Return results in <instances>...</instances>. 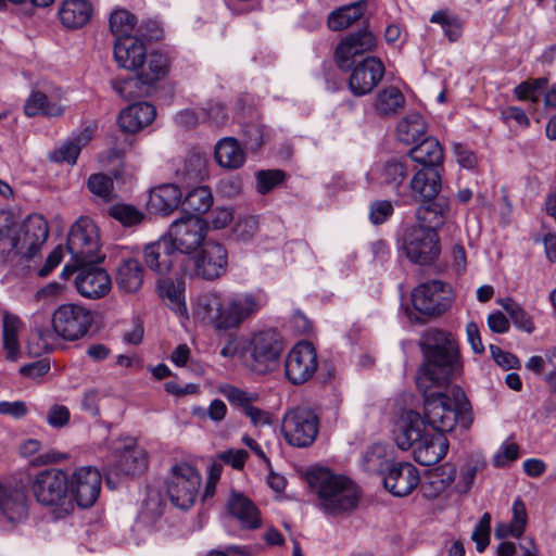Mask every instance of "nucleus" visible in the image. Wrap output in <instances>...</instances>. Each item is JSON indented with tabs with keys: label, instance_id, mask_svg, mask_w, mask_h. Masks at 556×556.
I'll return each mask as SVG.
<instances>
[{
	"label": "nucleus",
	"instance_id": "obj_11",
	"mask_svg": "<svg viewBox=\"0 0 556 556\" xmlns=\"http://www.w3.org/2000/svg\"><path fill=\"white\" fill-rule=\"evenodd\" d=\"M400 249L415 264L429 265L440 255V239L438 232L427 228L406 227L400 240Z\"/></svg>",
	"mask_w": 556,
	"mask_h": 556
},
{
	"label": "nucleus",
	"instance_id": "obj_47",
	"mask_svg": "<svg viewBox=\"0 0 556 556\" xmlns=\"http://www.w3.org/2000/svg\"><path fill=\"white\" fill-rule=\"evenodd\" d=\"M213 204V195L207 187L200 186L187 192L181 202L182 211L187 214L205 213Z\"/></svg>",
	"mask_w": 556,
	"mask_h": 556
},
{
	"label": "nucleus",
	"instance_id": "obj_36",
	"mask_svg": "<svg viewBox=\"0 0 556 556\" xmlns=\"http://www.w3.org/2000/svg\"><path fill=\"white\" fill-rule=\"evenodd\" d=\"M409 157L422 165V167L439 168L443 163L444 154L438 139L426 137L421 142L415 144L408 152Z\"/></svg>",
	"mask_w": 556,
	"mask_h": 556
},
{
	"label": "nucleus",
	"instance_id": "obj_52",
	"mask_svg": "<svg viewBox=\"0 0 556 556\" xmlns=\"http://www.w3.org/2000/svg\"><path fill=\"white\" fill-rule=\"evenodd\" d=\"M109 24L112 34L119 39L123 36H132L131 31L137 24V18L129 11L117 9L111 13Z\"/></svg>",
	"mask_w": 556,
	"mask_h": 556
},
{
	"label": "nucleus",
	"instance_id": "obj_39",
	"mask_svg": "<svg viewBox=\"0 0 556 556\" xmlns=\"http://www.w3.org/2000/svg\"><path fill=\"white\" fill-rule=\"evenodd\" d=\"M214 154L218 165L228 169L241 167L245 160L242 147L231 137L220 139L215 146Z\"/></svg>",
	"mask_w": 556,
	"mask_h": 556
},
{
	"label": "nucleus",
	"instance_id": "obj_10",
	"mask_svg": "<svg viewBox=\"0 0 556 556\" xmlns=\"http://www.w3.org/2000/svg\"><path fill=\"white\" fill-rule=\"evenodd\" d=\"M201 475L190 464H175L167 478V495L177 508L189 509L194 503L201 486Z\"/></svg>",
	"mask_w": 556,
	"mask_h": 556
},
{
	"label": "nucleus",
	"instance_id": "obj_18",
	"mask_svg": "<svg viewBox=\"0 0 556 556\" xmlns=\"http://www.w3.org/2000/svg\"><path fill=\"white\" fill-rule=\"evenodd\" d=\"M349 78V87L354 96L361 97L369 93L382 79L384 65L376 56H366L354 64Z\"/></svg>",
	"mask_w": 556,
	"mask_h": 556
},
{
	"label": "nucleus",
	"instance_id": "obj_33",
	"mask_svg": "<svg viewBox=\"0 0 556 556\" xmlns=\"http://www.w3.org/2000/svg\"><path fill=\"white\" fill-rule=\"evenodd\" d=\"M92 12V4L88 0H64L59 16L65 27L75 29L86 25Z\"/></svg>",
	"mask_w": 556,
	"mask_h": 556
},
{
	"label": "nucleus",
	"instance_id": "obj_45",
	"mask_svg": "<svg viewBox=\"0 0 556 556\" xmlns=\"http://www.w3.org/2000/svg\"><path fill=\"white\" fill-rule=\"evenodd\" d=\"M427 123L419 113H409L403 117L396 128V135L400 141L406 144L416 143L426 135Z\"/></svg>",
	"mask_w": 556,
	"mask_h": 556
},
{
	"label": "nucleus",
	"instance_id": "obj_40",
	"mask_svg": "<svg viewBox=\"0 0 556 556\" xmlns=\"http://www.w3.org/2000/svg\"><path fill=\"white\" fill-rule=\"evenodd\" d=\"M21 328L22 321L16 315L9 312L2 313L3 349L8 361L14 362L20 356L18 333Z\"/></svg>",
	"mask_w": 556,
	"mask_h": 556
},
{
	"label": "nucleus",
	"instance_id": "obj_9",
	"mask_svg": "<svg viewBox=\"0 0 556 556\" xmlns=\"http://www.w3.org/2000/svg\"><path fill=\"white\" fill-rule=\"evenodd\" d=\"M66 245L72 260L78 265L100 263L104 258L100 253L98 227L89 217H80L73 224Z\"/></svg>",
	"mask_w": 556,
	"mask_h": 556
},
{
	"label": "nucleus",
	"instance_id": "obj_17",
	"mask_svg": "<svg viewBox=\"0 0 556 556\" xmlns=\"http://www.w3.org/2000/svg\"><path fill=\"white\" fill-rule=\"evenodd\" d=\"M101 483L102 477L97 468L83 466L76 468L68 477V493L79 507L89 508L99 497Z\"/></svg>",
	"mask_w": 556,
	"mask_h": 556
},
{
	"label": "nucleus",
	"instance_id": "obj_8",
	"mask_svg": "<svg viewBox=\"0 0 556 556\" xmlns=\"http://www.w3.org/2000/svg\"><path fill=\"white\" fill-rule=\"evenodd\" d=\"M228 267V252L216 241H208L194 255L184 256L181 271L190 277L215 280L224 276Z\"/></svg>",
	"mask_w": 556,
	"mask_h": 556
},
{
	"label": "nucleus",
	"instance_id": "obj_43",
	"mask_svg": "<svg viewBox=\"0 0 556 556\" xmlns=\"http://www.w3.org/2000/svg\"><path fill=\"white\" fill-rule=\"evenodd\" d=\"M405 105V97L395 86L386 87L377 93L374 109L380 116H393Z\"/></svg>",
	"mask_w": 556,
	"mask_h": 556
},
{
	"label": "nucleus",
	"instance_id": "obj_22",
	"mask_svg": "<svg viewBox=\"0 0 556 556\" xmlns=\"http://www.w3.org/2000/svg\"><path fill=\"white\" fill-rule=\"evenodd\" d=\"M427 433L425 420L414 412H404L395 424L393 438L399 448L407 451Z\"/></svg>",
	"mask_w": 556,
	"mask_h": 556
},
{
	"label": "nucleus",
	"instance_id": "obj_3",
	"mask_svg": "<svg viewBox=\"0 0 556 556\" xmlns=\"http://www.w3.org/2000/svg\"><path fill=\"white\" fill-rule=\"evenodd\" d=\"M419 348L425 361L416 377L417 388H425L430 382L446 384L462 372L459 349L452 333L437 328L428 329L420 337Z\"/></svg>",
	"mask_w": 556,
	"mask_h": 556
},
{
	"label": "nucleus",
	"instance_id": "obj_15",
	"mask_svg": "<svg viewBox=\"0 0 556 556\" xmlns=\"http://www.w3.org/2000/svg\"><path fill=\"white\" fill-rule=\"evenodd\" d=\"M412 302L420 314L435 317L450 309L453 294L447 283L441 280H431L420 283L413 290Z\"/></svg>",
	"mask_w": 556,
	"mask_h": 556
},
{
	"label": "nucleus",
	"instance_id": "obj_26",
	"mask_svg": "<svg viewBox=\"0 0 556 556\" xmlns=\"http://www.w3.org/2000/svg\"><path fill=\"white\" fill-rule=\"evenodd\" d=\"M451 213L450 200L445 197L422 202L416 211L417 224L415 226L438 232Z\"/></svg>",
	"mask_w": 556,
	"mask_h": 556
},
{
	"label": "nucleus",
	"instance_id": "obj_28",
	"mask_svg": "<svg viewBox=\"0 0 556 556\" xmlns=\"http://www.w3.org/2000/svg\"><path fill=\"white\" fill-rule=\"evenodd\" d=\"M60 91L48 96L39 90H34L27 98L24 105V113L28 117L43 115L47 117H59L65 112Z\"/></svg>",
	"mask_w": 556,
	"mask_h": 556
},
{
	"label": "nucleus",
	"instance_id": "obj_60",
	"mask_svg": "<svg viewBox=\"0 0 556 556\" xmlns=\"http://www.w3.org/2000/svg\"><path fill=\"white\" fill-rule=\"evenodd\" d=\"M140 80L138 77H128L124 79H115L112 81V87L114 91L122 98L128 100L135 97H139L141 91L137 90L139 87Z\"/></svg>",
	"mask_w": 556,
	"mask_h": 556
},
{
	"label": "nucleus",
	"instance_id": "obj_50",
	"mask_svg": "<svg viewBox=\"0 0 556 556\" xmlns=\"http://www.w3.org/2000/svg\"><path fill=\"white\" fill-rule=\"evenodd\" d=\"M392 463L387 458L384 450L380 445L368 448L362 458L363 468L368 473L384 476Z\"/></svg>",
	"mask_w": 556,
	"mask_h": 556
},
{
	"label": "nucleus",
	"instance_id": "obj_62",
	"mask_svg": "<svg viewBox=\"0 0 556 556\" xmlns=\"http://www.w3.org/2000/svg\"><path fill=\"white\" fill-rule=\"evenodd\" d=\"M202 113L204 122L216 126L223 125L228 118L225 106L219 102L206 103L204 106H202Z\"/></svg>",
	"mask_w": 556,
	"mask_h": 556
},
{
	"label": "nucleus",
	"instance_id": "obj_49",
	"mask_svg": "<svg viewBox=\"0 0 556 556\" xmlns=\"http://www.w3.org/2000/svg\"><path fill=\"white\" fill-rule=\"evenodd\" d=\"M407 174L408 172L405 163L400 160L388 161L381 166L379 173L381 182L391 186L399 197L403 195L401 193V187Z\"/></svg>",
	"mask_w": 556,
	"mask_h": 556
},
{
	"label": "nucleus",
	"instance_id": "obj_42",
	"mask_svg": "<svg viewBox=\"0 0 556 556\" xmlns=\"http://www.w3.org/2000/svg\"><path fill=\"white\" fill-rule=\"evenodd\" d=\"M367 10V1L358 0L332 11L328 17V26L332 30H342L358 21Z\"/></svg>",
	"mask_w": 556,
	"mask_h": 556
},
{
	"label": "nucleus",
	"instance_id": "obj_30",
	"mask_svg": "<svg viewBox=\"0 0 556 556\" xmlns=\"http://www.w3.org/2000/svg\"><path fill=\"white\" fill-rule=\"evenodd\" d=\"M155 108L148 102H137L124 109L118 115V125L125 132L136 134L149 126L155 118Z\"/></svg>",
	"mask_w": 556,
	"mask_h": 556
},
{
	"label": "nucleus",
	"instance_id": "obj_19",
	"mask_svg": "<svg viewBox=\"0 0 556 556\" xmlns=\"http://www.w3.org/2000/svg\"><path fill=\"white\" fill-rule=\"evenodd\" d=\"M376 48V37L371 31L361 30L346 36L337 47L336 60L342 71H350L358 62L357 58Z\"/></svg>",
	"mask_w": 556,
	"mask_h": 556
},
{
	"label": "nucleus",
	"instance_id": "obj_31",
	"mask_svg": "<svg viewBox=\"0 0 556 556\" xmlns=\"http://www.w3.org/2000/svg\"><path fill=\"white\" fill-rule=\"evenodd\" d=\"M132 72H136V76L141 85L152 86L167 75L168 59L165 54L157 51L146 52L141 65Z\"/></svg>",
	"mask_w": 556,
	"mask_h": 556
},
{
	"label": "nucleus",
	"instance_id": "obj_14",
	"mask_svg": "<svg viewBox=\"0 0 556 556\" xmlns=\"http://www.w3.org/2000/svg\"><path fill=\"white\" fill-rule=\"evenodd\" d=\"M31 491L43 506L63 505L68 495V475L60 468H47L34 475Z\"/></svg>",
	"mask_w": 556,
	"mask_h": 556
},
{
	"label": "nucleus",
	"instance_id": "obj_35",
	"mask_svg": "<svg viewBox=\"0 0 556 556\" xmlns=\"http://www.w3.org/2000/svg\"><path fill=\"white\" fill-rule=\"evenodd\" d=\"M144 269L136 258L123 260L116 270V285L126 293L137 292L143 283Z\"/></svg>",
	"mask_w": 556,
	"mask_h": 556
},
{
	"label": "nucleus",
	"instance_id": "obj_64",
	"mask_svg": "<svg viewBox=\"0 0 556 556\" xmlns=\"http://www.w3.org/2000/svg\"><path fill=\"white\" fill-rule=\"evenodd\" d=\"M29 413V408L24 401H1L0 415L12 417L13 419H22Z\"/></svg>",
	"mask_w": 556,
	"mask_h": 556
},
{
	"label": "nucleus",
	"instance_id": "obj_54",
	"mask_svg": "<svg viewBox=\"0 0 556 556\" xmlns=\"http://www.w3.org/2000/svg\"><path fill=\"white\" fill-rule=\"evenodd\" d=\"M109 215L127 227L139 224L143 218V214L140 211L128 204L110 206Z\"/></svg>",
	"mask_w": 556,
	"mask_h": 556
},
{
	"label": "nucleus",
	"instance_id": "obj_48",
	"mask_svg": "<svg viewBox=\"0 0 556 556\" xmlns=\"http://www.w3.org/2000/svg\"><path fill=\"white\" fill-rule=\"evenodd\" d=\"M206 175V159L201 153H190L177 169V176L181 181L190 185L202 180Z\"/></svg>",
	"mask_w": 556,
	"mask_h": 556
},
{
	"label": "nucleus",
	"instance_id": "obj_2",
	"mask_svg": "<svg viewBox=\"0 0 556 556\" xmlns=\"http://www.w3.org/2000/svg\"><path fill=\"white\" fill-rule=\"evenodd\" d=\"M49 227L39 214H31L22 223L10 210H0V264L22 265L35 257L46 240Z\"/></svg>",
	"mask_w": 556,
	"mask_h": 556
},
{
	"label": "nucleus",
	"instance_id": "obj_63",
	"mask_svg": "<svg viewBox=\"0 0 556 556\" xmlns=\"http://www.w3.org/2000/svg\"><path fill=\"white\" fill-rule=\"evenodd\" d=\"M257 230V222L254 217L249 216L242 219H239L233 229L232 233L236 240L238 241H249L253 238Z\"/></svg>",
	"mask_w": 556,
	"mask_h": 556
},
{
	"label": "nucleus",
	"instance_id": "obj_58",
	"mask_svg": "<svg viewBox=\"0 0 556 556\" xmlns=\"http://www.w3.org/2000/svg\"><path fill=\"white\" fill-rule=\"evenodd\" d=\"M394 208L388 200H376L369 204V220L372 225L386 223L392 215Z\"/></svg>",
	"mask_w": 556,
	"mask_h": 556
},
{
	"label": "nucleus",
	"instance_id": "obj_25",
	"mask_svg": "<svg viewBox=\"0 0 556 556\" xmlns=\"http://www.w3.org/2000/svg\"><path fill=\"white\" fill-rule=\"evenodd\" d=\"M413 448L414 459L418 464L432 466L446 455L448 441L442 433L427 432Z\"/></svg>",
	"mask_w": 556,
	"mask_h": 556
},
{
	"label": "nucleus",
	"instance_id": "obj_59",
	"mask_svg": "<svg viewBox=\"0 0 556 556\" xmlns=\"http://www.w3.org/2000/svg\"><path fill=\"white\" fill-rule=\"evenodd\" d=\"M70 409L62 404H53L47 412V424L53 429L64 428L70 424Z\"/></svg>",
	"mask_w": 556,
	"mask_h": 556
},
{
	"label": "nucleus",
	"instance_id": "obj_53",
	"mask_svg": "<svg viewBox=\"0 0 556 556\" xmlns=\"http://www.w3.org/2000/svg\"><path fill=\"white\" fill-rule=\"evenodd\" d=\"M547 83L548 80L545 77L527 80L516 86L514 93L521 101L530 100L536 103L542 91L546 88Z\"/></svg>",
	"mask_w": 556,
	"mask_h": 556
},
{
	"label": "nucleus",
	"instance_id": "obj_29",
	"mask_svg": "<svg viewBox=\"0 0 556 556\" xmlns=\"http://www.w3.org/2000/svg\"><path fill=\"white\" fill-rule=\"evenodd\" d=\"M113 52L119 67L134 71L141 65L147 48L138 37L123 36L119 39H115Z\"/></svg>",
	"mask_w": 556,
	"mask_h": 556
},
{
	"label": "nucleus",
	"instance_id": "obj_12",
	"mask_svg": "<svg viewBox=\"0 0 556 556\" xmlns=\"http://www.w3.org/2000/svg\"><path fill=\"white\" fill-rule=\"evenodd\" d=\"M168 233L167 238L173 242L181 261L184 256H191L203 244L207 224L195 214H186L172 223Z\"/></svg>",
	"mask_w": 556,
	"mask_h": 556
},
{
	"label": "nucleus",
	"instance_id": "obj_37",
	"mask_svg": "<svg viewBox=\"0 0 556 556\" xmlns=\"http://www.w3.org/2000/svg\"><path fill=\"white\" fill-rule=\"evenodd\" d=\"M181 191L174 184H164L151 190L149 197V206L151 210L168 214L181 204Z\"/></svg>",
	"mask_w": 556,
	"mask_h": 556
},
{
	"label": "nucleus",
	"instance_id": "obj_6",
	"mask_svg": "<svg viewBox=\"0 0 556 556\" xmlns=\"http://www.w3.org/2000/svg\"><path fill=\"white\" fill-rule=\"evenodd\" d=\"M93 323L92 313L78 304H62L52 314L53 330L37 328L36 333L42 348L52 349L56 338L75 341L83 338Z\"/></svg>",
	"mask_w": 556,
	"mask_h": 556
},
{
	"label": "nucleus",
	"instance_id": "obj_13",
	"mask_svg": "<svg viewBox=\"0 0 556 556\" xmlns=\"http://www.w3.org/2000/svg\"><path fill=\"white\" fill-rule=\"evenodd\" d=\"M281 431L292 446L306 447L313 444L318 433V418L306 407L289 409L282 418Z\"/></svg>",
	"mask_w": 556,
	"mask_h": 556
},
{
	"label": "nucleus",
	"instance_id": "obj_20",
	"mask_svg": "<svg viewBox=\"0 0 556 556\" xmlns=\"http://www.w3.org/2000/svg\"><path fill=\"white\" fill-rule=\"evenodd\" d=\"M419 483V471L408 462L392 463L383 477L384 489L397 497L409 495Z\"/></svg>",
	"mask_w": 556,
	"mask_h": 556
},
{
	"label": "nucleus",
	"instance_id": "obj_7",
	"mask_svg": "<svg viewBox=\"0 0 556 556\" xmlns=\"http://www.w3.org/2000/svg\"><path fill=\"white\" fill-rule=\"evenodd\" d=\"M285 344L280 333L273 329L254 332L242 349V361L247 368L265 375L279 367Z\"/></svg>",
	"mask_w": 556,
	"mask_h": 556
},
{
	"label": "nucleus",
	"instance_id": "obj_24",
	"mask_svg": "<svg viewBox=\"0 0 556 556\" xmlns=\"http://www.w3.org/2000/svg\"><path fill=\"white\" fill-rule=\"evenodd\" d=\"M409 188L415 200L426 202L440 198L442 176L437 167H422L410 179Z\"/></svg>",
	"mask_w": 556,
	"mask_h": 556
},
{
	"label": "nucleus",
	"instance_id": "obj_27",
	"mask_svg": "<svg viewBox=\"0 0 556 556\" xmlns=\"http://www.w3.org/2000/svg\"><path fill=\"white\" fill-rule=\"evenodd\" d=\"M0 515L12 523L27 516V500L21 488L0 482Z\"/></svg>",
	"mask_w": 556,
	"mask_h": 556
},
{
	"label": "nucleus",
	"instance_id": "obj_23",
	"mask_svg": "<svg viewBox=\"0 0 556 556\" xmlns=\"http://www.w3.org/2000/svg\"><path fill=\"white\" fill-rule=\"evenodd\" d=\"M143 256L147 266L161 275L167 274L174 263L180 261L179 253L175 251L173 242L167 237L147 244Z\"/></svg>",
	"mask_w": 556,
	"mask_h": 556
},
{
	"label": "nucleus",
	"instance_id": "obj_5",
	"mask_svg": "<svg viewBox=\"0 0 556 556\" xmlns=\"http://www.w3.org/2000/svg\"><path fill=\"white\" fill-rule=\"evenodd\" d=\"M309 490L317 496L319 509L338 516L355 509L359 502V490L349 478L324 467H313L306 472Z\"/></svg>",
	"mask_w": 556,
	"mask_h": 556
},
{
	"label": "nucleus",
	"instance_id": "obj_38",
	"mask_svg": "<svg viewBox=\"0 0 556 556\" xmlns=\"http://www.w3.org/2000/svg\"><path fill=\"white\" fill-rule=\"evenodd\" d=\"M157 291L160 296L167 301V305L173 312L184 317L188 316L185 301L186 283L184 279H164L159 282Z\"/></svg>",
	"mask_w": 556,
	"mask_h": 556
},
{
	"label": "nucleus",
	"instance_id": "obj_34",
	"mask_svg": "<svg viewBox=\"0 0 556 556\" xmlns=\"http://www.w3.org/2000/svg\"><path fill=\"white\" fill-rule=\"evenodd\" d=\"M148 454L146 450L135 442L121 451L117 459V469L124 475L136 476L143 473L148 469Z\"/></svg>",
	"mask_w": 556,
	"mask_h": 556
},
{
	"label": "nucleus",
	"instance_id": "obj_41",
	"mask_svg": "<svg viewBox=\"0 0 556 556\" xmlns=\"http://www.w3.org/2000/svg\"><path fill=\"white\" fill-rule=\"evenodd\" d=\"M91 139V131L89 129L83 130L78 136L67 139L55 148L50 154L49 160L55 163H67L74 165L81 151Z\"/></svg>",
	"mask_w": 556,
	"mask_h": 556
},
{
	"label": "nucleus",
	"instance_id": "obj_51",
	"mask_svg": "<svg viewBox=\"0 0 556 556\" xmlns=\"http://www.w3.org/2000/svg\"><path fill=\"white\" fill-rule=\"evenodd\" d=\"M498 304L507 312L514 325L518 329L527 333H531L534 330V325L530 315L513 299H500Z\"/></svg>",
	"mask_w": 556,
	"mask_h": 556
},
{
	"label": "nucleus",
	"instance_id": "obj_1",
	"mask_svg": "<svg viewBox=\"0 0 556 556\" xmlns=\"http://www.w3.org/2000/svg\"><path fill=\"white\" fill-rule=\"evenodd\" d=\"M268 303L263 290L231 294L227 300L212 291L197 298L193 315L215 330L227 331L239 328L244 321L258 314Z\"/></svg>",
	"mask_w": 556,
	"mask_h": 556
},
{
	"label": "nucleus",
	"instance_id": "obj_44",
	"mask_svg": "<svg viewBox=\"0 0 556 556\" xmlns=\"http://www.w3.org/2000/svg\"><path fill=\"white\" fill-rule=\"evenodd\" d=\"M456 479V469L451 465H443L435 469L428 480L421 484L426 497L434 498L444 492Z\"/></svg>",
	"mask_w": 556,
	"mask_h": 556
},
{
	"label": "nucleus",
	"instance_id": "obj_55",
	"mask_svg": "<svg viewBox=\"0 0 556 556\" xmlns=\"http://www.w3.org/2000/svg\"><path fill=\"white\" fill-rule=\"evenodd\" d=\"M256 187L261 194H266L280 185L285 178V172L280 169L258 170L256 173Z\"/></svg>",
	"mask_w": 556,
	"mask_h": 556
},
{
	"label": "nucleus",
	"instance_id": "obj_61",
	"mask_svg": "<svg viewBox=\"0 0 556 556\" xmlns=\"http://www.w3.org/2000/svg\"><path fill=\"white\" fill-rule=\"evenodd\" d=\"M164 511V504L157 493H150L142 505L141 516L143 519L154 521Z\"/></svg>",
	"mask_w": 556,
	"mask_h": 556
},
{
	"label": "nucleus",
	"instance_id": "obj_16",
	"mask_svg": "<svg viewBox=\"0 0 556 556\" xmlns=\"http://www.w3.org/2000/svg\"><path fill=\"white\" fill-rule=\"evenodd\" d=\"M318 368V357L314 345L307 341L296 343L285 359L287 379L300 386L312 379Z\"/></svg>",
	"mask_w": 556,
	"mask_h": 556
},
{
	"label": "nucleus",
	"instance_id": "obj_56",
	"mask_svg": "<svg viewBox=\"0 0 556 556\" xmlns=\"http://www.w3.org/2000/svg\"><path fill=\"white\" fill-rule=\"evenodd\" d=\"M89 191L104 200L111 201L113 191V180L104 174H93L88 179Z\"/></svg>",
	"mask_w": 556,
	"mask_h": 556
},
{
	"label": "nucleus",
	"instance_id": "obj_46",
	"mask_svg": "<svg viewBox=\"0 0 556 556\" xmlns=\"http://www.w3.org/2000/svg\"><path fill=\"white\" fill-rule=\"evenodd\" d=\"M513 520L510 522L498 523L495 528V536L505 539L508 536L519 538L523 533L527 525V511L525 504L516 500L513 504Z\"/></svg>",
	"mask_w": 556,
	"mask_h": 556
},
{
	"label": "nucleus",
	"instance_id": "obj_4",
	"mask_svg": "<svg viewBox=\"0 0 556 556\" xmlns=\"http://www.w3.org/2000/svg\"><path fill=\"white\" fill-rule=\"evenodd\" d=\"M418 390L424 394L425 419L435 433L451 432L457 424L466 430L470 428L473 418L471 410L464 405L466 396L462 388L450 382H430Z\"/></svg>",
	"mask_w": 556,
	"mask_h": 556
},
{
	"label": "nucleus",
	"instance_id": "obj_21",
	"mask_svg": "<svg viewBox=\"0 0 556 556\" xmlns=\"http://www.w3.org/2000/svg\"><path fill=\"white\" fill-rule=\"evenodd\" d=\"M98 263L83 264L75 278L77 292L87 299H100L108 294L112 288L108 271L97 266Z\"/></svg>",
	"mask_w": 556,
	"mask_h": 556
},
{
	"label": "nucleus",
	"instance_id": "obj_32",
	"mask_svg": "<svg viewBox=\"0 0 556 556\" xmlns=\"http://www.w3.org/2000/svg\"><path fill=\"white\" fill-rule=\"evenodd\" d=\"M229 514L239 520L244 529H257L261 526L260 513L253 502L240 493H232L227 503Z\"/></svg>",
	"mask_w": 556,
	"mask_h": 556
},
{
	"label": "nucleus",
	"instance_id": "obj_57",
	"mask_svg": "<svg viewBox=\"0 0 556 556\" xmlns=\"http://www.w3.org/2000/svg\"><path fill=\"white\" fill-rule=\"evenodd\" d=\"M222 392L231 404L240 406L243 412L257 400L256 393L247 392L232 386L225 387Z\"/></svg>",
	"mask_w": 556,
	"mask_h": 556
}]
</instances>
